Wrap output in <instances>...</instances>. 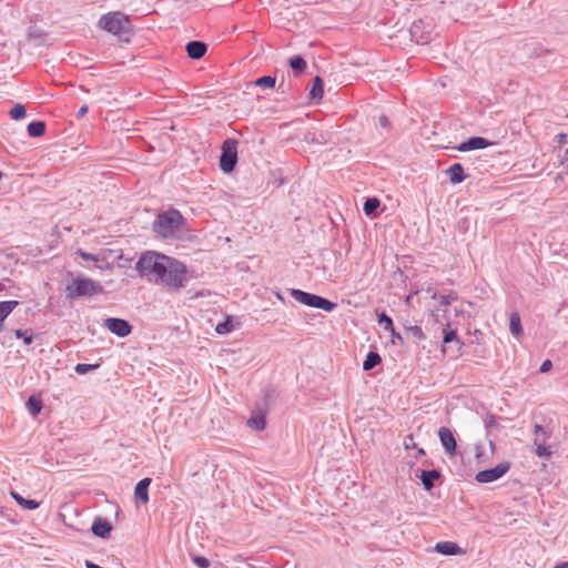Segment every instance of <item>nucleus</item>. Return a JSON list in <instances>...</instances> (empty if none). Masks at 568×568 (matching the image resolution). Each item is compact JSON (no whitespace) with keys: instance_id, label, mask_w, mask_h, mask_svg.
<instances>
[{"instance_id":"obj_47","label":"nucleus","mask_w":568,"mask_h":568,"mask_svg":"<svg viewBox=\"0 0 568 568\" xmlns=\"http://www.w3.org/2000/svg\"><path fill=\"white\" fill-rule=\"evenodd\" d=\"M552 568H568V561H564V562L557 564Z\"/></svg>"},{"instance_id":"obj_36","label":"nucleus","mask_w":568,"mask_h":568,"mask_svg":"<svg viewBox=\"0 0 568 568\" xmlns=\"http://www.w3.org/2000/svg\"><path fill=\"white\" fill-rule=\"evenodd\" d=\"M193 564L199 568H209L210 561L205 557L202 556H194L192 557Z\"/></svg>"},{"instance_id":"obj_11","label":"nucleus","mask_w":568,"mask_h":568,"mask_svg":"<svg viewBox=\"0 0 568 568\" xmlns=\"http://www.w3.org/2000/svg\"><path fill=\"white\" fill-rule=\"evenodd\" d=\"M491 145V142L483 136H471L463 141L456 149L460 152H468L474 150L486 149Z\"/></svg>"},{"instance_id":"obj_49","label":"nucleus","mask_w":568,"mask_h":568,"mask_svg":"<svg viewBox=\"0 0 568 568\" xmlns=\"http://www.w3.org/2000/svg\"><path fill=\"white\" fill-rule=\"evenodd\" d=\"M450 346H452V348L449 349L448 353H450V355L453 356V349L456 348V343H452Z\"/></svg>"},{"instance_id":"obj_50","label":"nucleus","mask_w":568,"mask_h":568,"mask_svg":"<svg viewBox=\"0 0 568 568\" xmlns=\"http://www.w3.org/2000/svg\"><path fill=\"white\" fill-rule=\"evenodd\" d=\"M416 41H417V43H426L428 41V39L420 38V39H417Z\"/></svg>"},{"instance_id":"obj_3","label":"nucleus","mask_w":568,"mask_h":568,"mask_svg":"<svg viewBox=\"0 0 568 568\" xmlns=\"http://www.w3.org/2000/svg\"><path fill=\"white\" fill-rule=\"evenodd\" d=\"M103 292L102 286L89 278V277H77L65 286V295L69 300H75L83 296L98 295Z\"/></svg>"},{"instance_id":"obj_39","label":"nucleus","mask_w":568,"mask_h":568,"mask_svg":"<svg viewBox=\"0 0 568 568\" xmlns=\"http://www.w3.org/2000/svg\"><path fill=\"white\" fill-rule=\"evenodd\" d=\"M551 367H552V362L550 359H546L541 363V365L539 367V372L547 373L551 369Z\"/></svg>"},{"instance_id":"obj_1","label":"nucleus","mask_w":568,"mask_h":568,"mask_svg":"<svg viewBox=\"0 0 568 568\" xmlns=\"http://www.w3.org/2000/svg\"><path fill=\"white\" fill-rule=\"evenodd\" d=\"M135 270L148 282L173 292L184 288L189 280L183 262L155 251L143 252L135 263Z\"/></svg>"},{"instance_id":"obj_32","label":"nucleus","mask_w":568,"mask_h":568,"mask_svg":"<svg viewBox=\"0 0 568 568\" xmlns=\"http://www.w3.org/2000/svg\"><path fill=\"white\" fill-rule=\"evenodd\" d=\"M535 445H536L535 453H536V455L538 457H548V456H550L551 452H550L549 447L545 446L542 444V442H539V437L535 438Z\"/></svg>"},{"instance_id":"obj_35","label":"nucleus","mask_w":568,"mask_h":568,"mask_svg":"<svg viewBox=\"0 0 568 568\" xmlns=\"http://www.w3.org/2000/svg\"><path fill=\"white\" fill-rule=\"evenodd\" d=\"M407 332L410 333L414 337L418 338L419 341L425 338V334L420 326H409L407 327Z\"/></svg>"},{"instance_id":"obj_46","label":"nucleus","mask_w":568,"mask_h":568,"mask_svg":"<svg viewBox=\"0 0 568 568\" xmlns=\"http://www.w3.org/2000/svg\"><path fill=\"white\" fill-rule=\"evenodd\" d=\"M85 567L87 568H103V567H101V566H99V565H97V564H94V562H92L90 560L85 561Z\"/></svg>"},{"instance_id":"obj_43","label":"nucleus","mask_w":568,"mask_h":568,"mask_svg":"<svg viewBox=\"0 0 568 568\" xmlns=\"http://www.w3.org/2000/svg\"><path fill=\"white\" fill-rule=\"evenodd\" d=\"M419 23H422V21H419L418 23H413L412 28H410V34L413 37H416L418 30H419Z\"/></svg>"},{"instance_id":"obj_38","label":"nucleus","mask_w":568,"mask_h":568,"mask_svg":"<svg viewBox=\"0 0 568 568\" xmlns=\"http://www.w3.org/2000/svg\"><path fill=\"white\" fill-rule=\"evenodd\" d=\"M14 335L17 338H23L26 345H30L33 341V337L31 335L27 336L26 332L22 329H17Z\"/></svg>"},{"instance_id":"obj_31","label":"nucleus","mask_w":568,"mask_h":568,"mask_svg":"<svg viewBox=\"0 0 568 568\" xmlns=\"http://www.w3.org/2000/svg\"><path fill=\"white\" fill-rule=\"evenodd\" d=\"M432 298L438 300L442 306L449 305L453 301L457 300V296L454 293L446 295H438L436 292L432 295Z\"/></svg>"},{"instance_id":"obj_27","label":"nucleus","mask_w":568,"mask_h":568,"mask_svg":"<svg viewBox=\"0 0 568 568\" xmlns=\"http://www.w3.org/2000/svg\"><path fill=\"white\" fill-rule=\"evenodd\" d=\"M323 93V80L320 77H315L310 92L311 98L315 101H318L320 99H322Z\"/></svg>"},{"instance_id":"obj_37","label":"nucleus","mask_w":568,"mask_h":568,"mask_svg":"<svg viewBox=\"0 0 568 568\" xmlns=\"http://www.w3.org/2000/svg\"><path fill=\"white\" fill-rule=\"evenodd\" d=\"M10 115L13 120H22L27 116V109H10Z\"/></svg>"},{"instance_id":"obj_5","label":"nucleus","mask_w":568,"mask_h":568,"mask_svg":"<svg viewBox=\"0 0 568 568\" xmlns=\"http://www.w3.org/2000/svg\"><path fill=\"white\" fill-rule=\"evenodd\" d=\"M99 24L102 29L113 34L126 32L130 27L128 18L120 12H112L102 16Z\"/></svg>"},{"instance_id":"obj_42","label":"nucleus","mask_w":568,"mask_h":568,"mask_svg":"<svg viewBox=\"0 0 568 568\" xmlns=\"http://www.w3.org/2000/svg\"><path fill=\"white\" fill-rule=\"evenodd\" d=\"M80 255L82 256L83 260L85 261H97V257L95 255L91 254V253H85V252H80Z\"/></svg>"},{"instance_id":"obj_17","label":"nucleus","mask_w":568,"mask_h":568,"mask_svg":"<svg viewBox=\"0 0 568 568\" xmlns=\"http://www.w3.org/2000/svg\"><path fill=\"white\" fill-rule=\"evenodd\" d=\"M19 305L18 301H2L0 302V332L4 328V320L11 312Z\"/></svg>"},{"instance_id":"obj_24","label":"nucleus","mask_w":568,"mask_h":568,"mask_svg":"<svg viewBox=\"0 0 568 568\" xmlns=\"http://www.w3.org/2000/svg\"><path fill=\"white\" fill-rule=\"evenodd\" d=\"M382 362V357L376 352H368L363 363L364 371H371Z\"/></svg>"},{"instance_id":"obj_23","label":"nucleus","mask_w":568,"mask_h":568,"mask_svg":"<svg viewBox=\"0 0 568 568\" xmlns=\"http://www.w3.org/2000/svg\"><path fill=\"white\" fill-rule=\"evenodd\" d=\"M247 426L254 430H263L266 426L265 416L262 413H257L251 416L247 422Z\"/></svg>"},{"instance_id":"obj_45","label":"nucleus","mask_w":568,"mask_h":568,"mask_svg":"<svg viewBox=\"0 0 568 568\" xmlns=\"http://www.w3.org/2000/svg\"><path fill=\"white\" fill-rule=\"evenodd\" d=\"M410 443H413V436H407L404 440V446L406 449L410 447Z\"/></svg>"},{"instance_id":"obj_33","label":"nucleus","mask_w":568,"mask_h":568,"mask_svg":"<svg viewBox=\"0 0 568 568\" xmlns=\"http://www.w3.org/2000/svg\"><path fill=\"white\" fill-rule=\"evenodd\" d=\"M534 429L536 437H539V442L545 443L550 437V430H547L541 425L536 424Z\"/></svg>"},{"instance_id":"obj_19","label":"nucleus","mask_w":568,"mask_h":568,"mask_svg":"<svg viewBox=\"0 0 568 568\" xmlns=\"http://www.w3.org/2000/svg\"><path fill=\"white\" fill-rule=\"evenodd\" d=\"M10 495L17 501V504L20 505L24 509L34 510L40 506V504L37 500L27 499L14 490H11Z\"/></svg>"},{"instance_id":"obj_48","label":"nucleus","mask_w":568,"mask_h":568,"mask_svg":"<svg viewBox=\"0 0 568 568\" xmlns=\"http://www.w3.org/2000/svg\"><path fill=\"white\" fill-rule=\"evenodd\" d=\"M305 139L307 142H315V134H312V138H311V134L308 133Z\"/></svg>"},{"instance_id":"obj_51","label":"nucleus","mask_w":568,"mask_h":568,"mask_svg":"<svg viewBox=\"0 0 568 568\" xmlns=\"http://www.w3.org/2000/svg\"><path fill=\"white\" fill-rule=\"evenodd\" d=\"M30 38H36V37H41V34H38V33H34V32H30L29 34Z\"/></svg>"},{"instance_id":"obj_7","label":"nucleus","mask_w":568,"mask_h":568,"mask_svg":"<svg viewBox=\"0 0 568 568\" xmlns=\"http://www.w3.org/2000/svg\"><path fill=\"white\" fill-rule=\"evenodd\" d=\"M510 469L509 462H501L493 468L480 470L476 474L475 479L480 484H488L498 480Z\"/></svg>"},{"instance_id":"obj_30","label":"nucleus","mask_w":568,"mask_h":568,"mask_svg":"<svg viewBox=\"0 0 568 568\" xmlns=\"http://www.w3.org/2000/svg\"><path fill=\"white\" fill-rule=\"evenodd\" d=\"M377 322L384 331H393V320L386 313L378 314Z\"/></svg>"},{"instance_id":"obj_20","label":"nucleus","mask_w":568,"mask_h":568,"mask_svg":"<svg viewBox=\"0 0 568 568\" xmlns=\"http://www.w3.org/2000/svg\"><path fill=\"white\" fill-rule=\"evenodd\" d=\"M27 131L29 136L31 138H40L45 132V122L44 121H32L28 124Z\"/></svg>"},{"instance_id":"obj_41","label":"nucleus","mask_w":568,"mask_h":568,"mask_svg":"<svg viewBox=\"0 0 568 568\" xmlns=\"http://www.w3.org/2000/svg\"><path fill=\"white\" fill-rule=\"evenodd\" d=\"M378 124L384 129H388L390 125L389 120L385 115L378 118Z\"/></svg>"},{"instance_id":"obj_2","label":"nucleus","mask_w":568,"mask_h":568,"mask_svg":"<svg viewBox=\"0 0 568 568\" xmlns=\"http://www.w3.org/2000/svg\"><path fill=\"white\" fill-rule=\"evenodd\" d=\"M183 222L184 219L180 211L171 209L160 213L155 217L153 222V230L162 237H175L176 234L180 232Z\"/></svg>"},{"instance_id":"obj_26","label":"nucleus","mask_w":568,"mask_h":568,"mask_svg":"<svg viewBox=\"0 0 568 568\" xmlns=\"http://www.w3.org/2000/svg\"><path fill=\"white\" fill-rule=\"evenodd\" d=\"M509 329H510V333L515 336L523 335L524 331H523V326H521V322H520V316L518 313H513L510 315Z\"/></svg>"},{"instance_id":"obj_4","label":"nucleus","mask_w":568,"mask_h":568,"mask_svg":"<svg viewBox=\"0 0 568 568\" xmlns=\"http://www.w3.org/2000/svg\"><path fill=\"white\" fill-rule=\"evenodd\" d=\"M291 296L303 305L332 312L337 307V304L316 294L304 292L298 288H292L290 291Z\"/></svg>"},{"instance_id":"obj_9","label":"nucleus","mask_w":568,"mask_h":568,"mask_svg":"<svg viewBox=\"0 0 568 568\" xmlns=\"http://www.w3.org/2000/svg\"><path fill=\"white\" fill-rule=\"evenodd\" d=\"M452 343H456V348L453 349V356H457L460 353L464 343L459 339V337L457 336V332L455 329L445 328L442 346V352L444 354L449 352V349L452 348Z\"/></svg>"},{"instance_id":"obj_28","label":"nucleus","mask_w":568,"mask_h":568,"mask_svg":"<svg viewBox=\"0 0 568 568\" xmlns=\"http://www.w3.org/2000/svg\"><path fill=\"white\" fill-rule=\"evenodd\" d=\"M290 67L296 72L302 73L306 69V61L302 55H294L288 61Z\"/></svg>"},{"instance_id":"obj_40","label":"nucleus","mask_w":568,"mask_h":568,"mask_svg":"<svg viewBox=\"0 0 568 568\" xmlns=\"http://www.w3.org/2000/svg\"><path fill=\"white\" fill-rule=\"evenodd\" d=\"M388 332L392 335L394 344H396V343L403 344L404 343L403 336L399 333H397L394 328H393V331H388Z\"/></svg>"},{"instance_id":"obj_25","label":"nucleus","mask_w":568,"mask_h":568,"mask_svg":"<svg viewBox=\"0 0 568 568\" xmlns=\"http://www.w3.org/2000/svg\"><path fill=\"white\" fill-rule=\"evenodd\" d=\"M29 413L36 417L40 414L42 409V400L34 395L30 396L26 403Z\"/></svg>"},{"instance_id":"obj_53","label":"nucleus","mask_w":568,"mask_h":568,"mask_svg":"<svg viewBox=\"0 0 568 568\" xmlns=\"http://www.w3.org/2000/svg\"><path fill=\"white\" fill-rule=\"evenodd\" d=\"M418 454H425L424 449H423V448H419V449H418Z\"/></svg>"},{"instance_id":"obj_21","label":"nucleus","mask_w":568,"mask_h":568,"mask_svg":"<svg viewBox=\"0 0 568 568\" xmlns=\"http://www.w3.org/2000/svg\"><path fill=\"white\" fill-rule=\"evenodd\" d=\"M381 201L377 197H367L363 205V211L367 216H376Z\"/></svg>"},{"instance_id":"obj_34","label":"nucleus","mask_w":568,"mask_h":568,"mask_svg":"<svg viewBox=\"0 0 568 568\" xmlns=\"http://www.w3.org/2000/svg\"><path fill=\"white\" fill-rule=\"evenodd\" d=\"M99 367V364H83V363H78L74 367V371L78 373V374H85L90 371H93L95 368Z\"/></svg>"},{"instance_id":"obj_18","label":"nucleus","mask_w":568,"mask_h":568,"mask_svg":"<svg viewBox=\"0 0 568 568\" xmlns=\"http://www.w3.org/2000/svg\"><path fill=\"white\" fill-rule=\"evenodd\" d=\"M440 476L436 469L422 470L420 480L425 490H430L434 487V481Z\"/></svg>"},{"instance_id":"obj_22","label":"nucleus","mask_w":568,"mask_h":568,"mask_svg":"<svg viewBox=\"0 0 568 568\" xmlns=\"http://www.w3.org/2000/svg\"><path fill=\"white\" fill-rule=\"evenodd\" d=\"M276 83V77L273 75H264L257 78L254 82H251L248 87H257L261 89H272Z\"/></svg>"},{"instance_id":"obj_8","label":"nucleus","mask_w":568,"mask_h":568,"mask_svg":"<svg viewBox=\"0 0 568 568\" xmlns=\"http://www.w3.org/2000/svg\"><path fill=\"white\" fill-rule=\"evenodd\" d=\"M104 327L119 337H125L132 331V326L129 324L128 321L118 317L105 318Z\"/></svg>"},{"instance_id":"obj_10","label":"nucleus","mask_w":568,"mask_h":568,"mask_svg":"<svg viewBox=\"0 0 568 568\" xmlns=\"http://www.w3.org/2000/svg\"><path fill=\"white\" fill-rule=\"evenodd\" d=\"M438 437L445 452L448 455H454L456 453L457 443L453 432L449 428L443 426L438 429Z\"/></svg>"},{"instance_id":"obj_13","label":"nucleus","mask_w":568,"mask_h":568,"mask_svg":"<svg viewBox=\"0 0 568 568\" xmlns=\"http://www.w3.org/2000/svg\"><path fill=\"white\" fill-rule=\"evenodd\" d=\"M151 478H143L138 481L134 488V497L138 501L146 504L149 501V487L151 485Z\"/></svg>"},{"instance_id":"obj_6","label":"nucleus","mask_w":568,"mask_h":568,"mask_svg":"<svg viewBox=\"0 0 568 568\" xmlns=\"http://www.w3.org/2000/svg\"><path fill=\"white\" fill-rule=\"evenodd\" d=\"M236 141L226 139L222 144V152L220 155V168L224 173H230L234 170L237 162Z\"/></svg>"},{"instance_id":"obj_14","label":"nucleus","mask_w":568,"mask_h":568,"mask_svg":"<svg viewBox=\"0 0 568 568\" xmlns=\"http://www.w3.org/2000/svg\"><path fill=\"white\" fill-rule=\"evenodd\" d=\"M186 53L191 59L199 60L204 57L207 45L202 41H190L186 44Z\"/></svg>"},{"instance_id":"obj_54","label":"nucleus","mask_w":568,"mask_h":568,"mask_svg":"<svg viewBox=\"0 0 568 568\" xmlns=\"http://www.w3.org/2000/svg\"><path fill=\"white\" fill-rule=\"evenodd\" d=\"M13 106L20 108L23 106L21 103H16Z\"/></svg>"},{"instance_id":"obj_16","label":"nucleus","mask_w":568,"mask_h":568,"mask_svg":"<svg viewBox=\"0 0 568 568\" xmlns=\"http://www.w3.org/2000/svg\"><path fill=\"white\" fill-rule=\"evenodd\" d=\"M445 173L448 175L450 183L458 184L466 180L467 175L464 172V166L460 163L452 164Z\"/></svg>"},{"instance_id":"obj_52","label":"nucleus","mask_w":568,"mask_h":568,"mask_svg":"<svg viewBox=\"0 0 568 568\" xmlns=\"http://www.w3.org/2000/svg\"><path fill=\"white\" fill-rule=\"evenodd\" d=\"M566 138V134H559V141L562 142Z\"/></svg>"},{"instance_id":"obj_44","label":"nucleus","mask_w":568,"mask_h":568,"mask_svg":"<svg viewBox=\"0 0 568 568\" xmlns=\"http://www.w3.org/2000/svg\"><path fill=\"white\" fill-rule=\"evenodd\" d=\"M89 109H79L77 118L82 119L88 113Z\"/></svg>"},{"instance_id":"obj_12","label":"nucleus","mask_w":568,"mask_h":568,"mask_svg":"<svg viewBox=\"0 0 568 568\" xmlns=\"http://www.w3.org/2000/svg\"><path fill=\"white\" fill-rule=\"evenodd\" d=\"M91 530L93 535L100 537V538H108L110 536V532L112 530V525L110 521L105 518L98 517L94 519Z\"/></svg>"},{"instance_id":"obj_15","label":"nucleus","mask_w":568,"mask_h":568,"mask_svg":"<svg viewBox=\"0 0 568 568\" xmlns=\"http://www.w3.org/2000/svg\"><path fill=\"white\" fill-rule=\"evenodd\" d=\"M434 549L445 556H455L464 552L458 544L454 541H439L435 545Z\"/></svg>"},{"instance_id":"obj_29","label":"nucleus","mask_w":568,"mask_h":568,"mask_svg":"<svg viewBox=\"0 0 568 568\" xmlns=\"http://www.w3.org/2000/svg\"><path fill=\"white\" fill-rule=\"evenodd\" d=\"M233 320L232 317H226L223 322L219 323L215 327V332L220 335L229 334L233 331Z\"/></svg>"}]
</instances>
